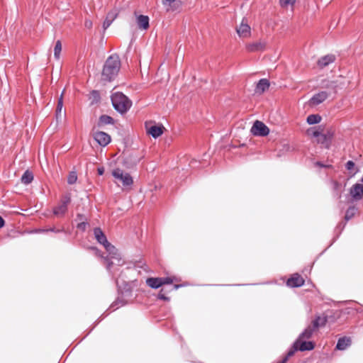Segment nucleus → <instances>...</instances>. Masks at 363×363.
Here are the masks:
<instances>
[{
	"instance_id": "nucleus-8",
	"label": "nucleus",
	"mask_w": 363,
	"mask_h": 363,
	"mask_svg": "<svg viewBox=\"0 0 363 363\" xmlns=\"http://www.w3.org/2000/svg\"><path fill=\"white\" fill-rule=\"evenodd\" d=\"M314 348V344L311 341H306L304 339L298 338L294 343L292 348L289 351L297 350L310 351Z\"/></svg>"
},
{
	"instance_id": "nucleus-10",
	"label": "nucleus",
	"mask_w": 363,
	"mask_h": 363,
	"mask_svg": "<svg viewBox=\"0 0 363 363\" xmlns=\"http://www.w3.org/2000/svg\"><path fill=\"white\" fill-rule=\"evenodd\" d=\"M71 201L70 196L65 195L61 200L60 203L55 208L54 214L57 216H62L67 211V206Z\"/></svg>"
},
{
	"instance_id": "nucleus-43",
	"label": "nucleus",
	"mask_w": 363,
	"mask_h": 363,
	"mask_svg": "<svg viewBox=\"0 0 363 363\" xmlns=\"http://www.w3.org/2000/svg\"><path fill=\"white\" fill-rule=\"evenodd\" d=\"M47 232H54V233H60L63 231V228L62 229H55V228H48L46 229Z\"/></svg>"
},
{
	"instance_id": "nucleus-42",
	"label": "nucleus",
	"mask_w": 363,
	"mask_h": 363,
	"mask_svg": "<svg viewBox=\"0 0 363 363\" xmlns=\"http://www.w3.org/2000/svg\"><path fill=\"white\" fill-rule=\"evenodd\" d=\"M314 164L316 167H324V168H328V167H330V165L325 164H323V162H315Z\"/></svg>"
},
{
	"instance_id": "nucleus-16",
	"label": "nucleus",
	"mask_w": 363,
	"mask_h": 363,
	"mask_svg": "<svg viewBox=\"0 0 363 363\" xmlns=\"http://www.w3.org/2000/svg\"><path fill=\"white\" fill-rule=\"evenodd\" d=\"M117 16L118 11L116 9H113L108 13L106 19L103 23V28L104 30H106L111 26V24L113 23V21L115 20Z\"/></svg>"
},
{
	"instance_id": "nucleus-13",
	"label": "nucleus",
	"mask_w": 363,
	"mask_h": 363,
	"mask_svg": "<svg viewBox=\"0 0 363 363\" xmlns=\"http://www.w3.org/2000/svg\"><path fill=\"white\" fill-rule=\"evenodd\" d=\"M266 43L263 41H257L246 45V50L248 52H254L262 51L265 48Z\"/></svg>"
},
{
	"instance_id": "nucleus-47",
	"label": "nucleus",
	"mask_w": 363,
	"mask_h": 363,
	"mask_svg": "<svg viewBox=\"0 0 363 363\" xmlns=\"http://www.w3.org/2000/svg\"><path fill=\"white\" fill-rule=\"evenodd\" d=\"M182 286H183L182 284H175V285H174L172 290H177V289H179L180 287H182Z\"/></svg>"
},
{
	"instance_id": "nucleus-51",
	"label": "nucleus",
	"mask_w": 363,
	"mask_h": 363,
	"mask_svg": "<svg viewBox=\"0 0 363 363\" xmlns=\"http://www.w3.org/2000/svg\"><path fill=\"white\" fill-rule=\"evenodd\" d=\"M140 161V159H137L134 161V164H137Z\"/></svg>"
},
{
	"instance_id": "nucleus-46",
	"label": "nucleus",
	"mask_w": 363,
	"mask_h": 363,
	"mask_svg": "<svg viewBox=\"0 0 363 363\" xmlns=\"http://www.w3.org/2000/svg\"><path fill=\"white\" fill-rule=\"evenodd\" d=\"M104 172V169L103 167L98 168V174L99 175H102Z\"/></svg>"
},
{
	"instance_id": "nucleus-41",
	"label": "nucleus",
	"mask_w": 363,
	"mask_h": 363,
	"mask_svg": "<svg viewBox=\"0 0 363 363\" xmlns=\"http://www.w3.org/2000/svg\"><path fill=\"white\" fill-rule=\"evenodd\" d=\"M328 89H335L336 87V83L335 82H330L325 86Z\"/></svg>"
},
{
	"instance_id": "nucleus-17",
	"label": "nucleus",
	"mask_w": 363,
	"mask_h": 363,
	"mask_svg": "<svg viewBox=\"0 0 363 363\" xmlns=\"http://www.w3.org/2000/svg\"><path fill=\"white\" fill-rule=\"evenodd\" d=\"M335 60V57L333 55H327L320 57L318 61V65L320 68L325 67L330 64L333 63Z\"/></svg>"
},
{
	"instance_id": "nucleus-9",
	"label": "nucleus",
	"mask_w": 363,
	"mask_h": 363,
	"mask_svg": "<svg viewBox=\"0 0 363 363\" xmlns=\"http://www.w3.org/2000/svg\"><path fill=\"white\" fill-rule=\"evenodd\" d=\"M313 136L317 138L318 143L328 147L333 136V133L330 130H328L326 133H321L319 130H315L313 132Z\"/></svg>"
},
{
	"instance_id": "nucleus-49",
	"label": "nucleus",
	"mask_w": 363,
	"mask_h": 363,
	"mask_svg": "<svg viewBox=\"0 0 363 363\" xmlns=\"http://www.w3.org/2000/svg\"><path fill=\"white\" fill-rule=\"evenodd\" d=\"M340 186V185L337 182H334V188H335V189H338V188H339V186Z\"/></svg>"
},
{
	"instance_id": "nucleus-24",
	"label": "nucleus",
	"mask_w": 363,
	"mask_h": 363,
	"mask_svg": "<svg viewBox=\"0 0 363 363\" xmlns=\"http://www.w3.org/2000/svg\"><path fill=\"white\" fill-rule=\"evenodd\" d=\"M315 330L312 328L311 325H308L298 336V338H300V339H304V340H307V339H310L313 333L315 332Z\"/></svg>"
},
{
	"instance_id": "nucleus-25",
	"label": "nucleus",
	"mask_w": 363,
	"mask_h": 363,
	"mask_svg": "<svg viewBox=\"0 0 363 363\" xmlns=\"http://www.w3.org/2000/svg\"><path fill=\"white\" fill-rule=\"evenodd\" d=\"M33 179V173L29 171H26L21 177V182L24 184H30Z\"/></svg>"
},
{
	"instance_id": "nucleus-32",
	"label": "nucleus",
	"mask_w": 363,
	"mask_h": 363,
	"mask_svg": "<svg viewBox=\"0 0 363 363\" xmlns=\"http://www.w3.org/2000/svg\"><path fill=\"white\" fill-rule=\"evenodd\" d=\"M90 99H91V104L98 103L100 100V95L99 93L97 91H92L91 92V96Z\"/></svg>"
},
{
	"instance_id": "nucleus-29",
	"label": "nucleus",
	"mask_w": 363,
	"mask_h": 363,
	"mask_svg": "<svg viewBox=\"0 0 363 363\" xmlns=\"http://www.w3.org/2000/svg\"><path fill=\"white\" fill-rule=\"evenodd\" d=\"M99 123L103 125L113 124V119L109 116L102 115L99 118Z\"/></svg>"
},
{
	"instance_id": "nucleus-14",
	"label": "nucleus",
	"mask_w": 363,
	"mask_h": 363,
	"mask_svg": "<svg viewBox=\"0 0 363 363\" xmlns=\"http://www.w3.org/2000/svg\"><path fill=\"white\" fill-rule=\"evenodd\" d=\"M304 280L302 277L298 274H294L287 280L286 284L290 287H298L302 286Z\"/></svg>"
},
{
	"instance_id": "nucleus-11",
	"label": "nucleus",
	"mask_w": 363,
	"mask_h": 363,
	"mask_svg": "<svg viewBox=\"0 0 363 363\" xmlns=\"http://www.w3.org/2000/svg\"><path fill=\"white\" fill-rule=\"evenodd\" d=\"M328 95L329 94L325 91H320L311 97V99L309 100V104L311 106H317L325 101L328 97Z\"/></svg>"
},
{
	"instance_id": "nucleus-27",
	"label": "nucleus",
	"mask_w": 363,
	"mask_h": 363,
	"mask_svg": "<svg viewBox=\"0 0 363 363\" xmlns=\"http://www.w3.org/2000/svg\"><path fill=\"white\" fill-rule=\"evenodd\" d=\"M280 5L284 9L290 8L291 10L294 9V5L296 3V0H280Z\"/></svg>"
},
{
	"instance_id": "nucleus-45",
	"label": "nucleus",
	"mask_w": 363,
	"mask_h": 363,
	"mask_svg": "<svg viewBox=\"0 0 363 363\" xmlns=\"http://www.w3.org/2000/svg\"><path fill=\"white\" fill-rule=\"evenodd\" d=\"M34 233H47L46 229L39 228L36 229Z\"/></svg>"
},
{
	"instance_id": "nucleus-3",
	"label": "nucleus",
	"mask_w": 363,
	"mask_h": 363,
	"mask_svg": "<svg viewBox=\"0 0 363 363\" xmlns=\"http://www.w3.org/2000/svg\"><path fill=\"white\" fill-rule=\"evenodd\" d=\"M111 102L114 108L121 113H126L132 106L131 101L121 92L113 93Z\"/></svg>"
},
{
	"instance_id": "nucleus-37",
	"label": "nucleus",
	"mask_w": 363,
	"mask_h": 363,
	"mask_svg": "<svg viewBox=\"0 0 363 363\" xmlns=\"http://www.w3.org/2000/svg\"><path fill=\"white\" fill-rule=\"evenodd\" d=\"M176 0H162V4L164 6H167V11L169 10V6L171 4L174 2Z\"/></svg>"
},
{
	"instance_id": "nucleus-26",
	"label": "nucleus",
	"mask_w": 363,
	"mask_h": 363,
	"mask_svg": "<svg viewBox=\"0 0 363 363\" xmlns=\"http://www.w3.org/2000/svg\"><path fill=\"white\" fill-rule=\"evenodd\" d=\"M321 121V117L318 114H311L307 117L306 121L310 125L317 124Z\"/></svg>"
},
{
	"instance_id": "nucleus-15",
	"label": "nucleus",
	"mask_w": 363,
	"mask_h": 363,
	"mask_svg": "<svg viewBox=\"0 0 363 363\" xmlns=\"http://www.w3.org/2000/svg\"><path fill=\"white\" fill-rule=\"evenodd\" d=\"M149 17L145 15H138L136 16V23L140 29L147 30L149 28Z\"/></svg>"
},
{
	"instance_id": "nucleus-5",
	"label": "nucleus",
	"mask_w": 363,
	"mask_h": 363,
	"mask_svg": "<svg viewBox=\"0 0 363 363\" xmlns=\"http://www.w3.org/2000/svg\"><path fill=\"white\" fill-rule=\"evenodd\" d=\"M94 235L95 239L97 240L99 243L102 245L106 250L108 252V253H116V248L112 245L108 240L105 235V234L103 233V231L99 228H96L94 230Z\"/></svg>"
},
{
	"instance_id": "nucleus-36",
	"label": "nucleus",
	"mask_w": 363,
	"mask_h": 363,
	"mask_svg": "<svg viewBox=\"0 0 363 363\" xmlns=\"http://www.w3.org/2000/svg\"><path fill=\"white\" fill-rule=\"evenodd\" d=\"M294 350H293L292 351H289L287 354L284 357V359L279 363H286V362L288 361L289 358L292 357L294 354Z\"/></svg>"
},
{
	"instance_id": "nucleus-20",
	"label": "nucleus",
	"mask_w": 363,
	"mask_h": 363,
	"mask_svg": "<svg viewBox=\"0 0 363 363\" xmlns=\"http://www.w3.org/2000/svg\"><path fill=\"white\" fill-rule=\"evenodd\" d=\"M163 130L162 125H152L147 129V133L154 138H157L163 133Z\"/></svg>"
},
{
	"instance_id": "nucleus-33",
	"label": "nucleus",
	"mask_w": 363,
	"mask_h": 363,
	"mask_svg": "<svg viewBox=\"0 0 363 363\" xmlns=\"http://www.w3.org/2000/svg\"><path fill=\"white\" fill-rule=\"evenodd\" d=\"M77 180V175L75 172H71L67 177V182L69 184H74Z\"/></svg>"
},
{
	"instance_id": "nucleus-4",
	"label": "nucleus",
	"mask_w": 363,
	"mask_h": 363,
	"mask_svg": "<svg viewBox=\"0 0 363 363\" xmlns=\"http://www.w3.org/2000/svg\"><path fill=\"white\" fill-rule=\"evenodd\" d=\"M112 175L116 179V183L118 185L121 183L123 188L130 187L133 184V179L130 174L120 168L113 169Z\"/></svg>"
},
{
	"instance_id": "nucleus-2",
	"label": "nucleus",
	"mask_w": 363,
	"mask_h": 363,
	"mask_svg": "<svg viewBox=\"0 0 363 363\" xmlns=\"http://www.w3.org/2000/svg\"><path fill=\"white\" fill-rule=\"evenodd\" d=\"M104 262L106 264L107 270L112 274V277L116 279V283L118 286V275L116 273V269L115 266L119 267L125 264V261L122 259L120 253L116 249V253L109 254L108 256L104 258Z\"/></svg>"
},
{
	"instance_id": "nucleus-22",
	"label": "nucleus",
	"mask_w": 363,
	"mask_h": 363,
	"mask_svg": "<svg viewBox=\"0 0 363 363\" xmlns=\"http://www.w3.org/2000/svg\"><path fill=\"white\" fill-rule=\"evenodd\" d=\"M146 283H147V284L150 287H151L152 289H158L160 286H162V281H161V278L160 277H158V278H154V277L148 278L146 280Z\"/></svg>"
},
{
	"instance_id": "nucleus-12",
	"label": "nucleus",
	"mask_w": 363,
	"mask_h": 363,
	"mask_svg": "<svg viewBox=\"0 0 363 363\" xmlns=\"http://www.w3.org/2000/svg\"><path fill=\"white\" fill-rule=\"evenodd\" d=\"M94 140L101 146H106L111 142V137L105 132L99 131L94 135Z\"/></svg>"
},
{
	"instance_id": "nucleus-18",
	"label": "nucleus",
	"mask_w": 363,
	"mask_h": 363,
	"mask_svg": "<svg viewBox=\"0 0 363 363\" xmlns=\"http://www.w3.org/2000/svg\"><path fill=\"white\" fill-rule=\"evenodd\" d=\"M350 194L355 200L360 199L363 194V185L357 184L350 190Z\"/></svg>"
},
{
	"instance_id": "nucleus-35",
	"label": "nucleus",
	"mask_w": 363,
	"mask_h": 363,
	"mask_svg": "<svg viewBox=\"0 0 363 363\" xmlns=\"http://www.w3.org/2000/svg\"><path fill=\"white\" fill-rule=\"evenodd\" d=\"M160 278H161V281H162V286L164 284H170L174 280V278H173V277H160Z\"/></svg>"
},
{
	"instance_id": "nucleus-30",
	"label": "nucleus",
	"mask_w": 363,
	"mask_h": 363,
	"mask_svg": "<svg viewBox=\"0 0 363 363\" xmlns=\"http://www.w3.org/2000/svg\"><path fill=\"white\" fill-rule=\"evenodd\" d=\"M61 51H62V43H61L60 40H57L55 43V48H54V56L57 60L60 59Z\"/></svg>"
},
{
	"instance_id": "nucleus-52",
	"label": "nucleus",
	"mask_w": 363,
	"mask_h": 363,
	"mask_svg": "<svg viewBox=\"0 0 363 363\" xmlns=\"http://www.w3.org/2000/svg\"><path fill=\"white\" fill-rule=\"evenodd\" d=\"M97 254H99V250L95 249Z\"/></svg>"
},
{
	"instance_id": "nucleus-6",
	"label": "nucleus",
	"mask_w": 363,
	"mask_h": 363,
	"mask_svg": "<svg viewBox=\"0 0 363 363\" xmlns=\"http://www.w3.org/2000/svg\"><path fill=\"white\" fill-rule=\"evenodd\" d=\"M238 36L241 38H248L251 36V27L247 18H242L240 23L235 28Z\"/></svg>"
},
{
	"instance_id": "nucleus-31",
	"label": "nucleus",
	"mask_w": 363,
	"mask_h": 363,
	"mask_svg": "<svg viewBox=\"0 0 363 363\" xmlns=\"http://www.w3.org/2000/svg\"><path fill=\"white\" fill-rule=\"evenodd\" d=\"M63 107V99L62 95L60 96V97L58 99L57 106L56 108V117L58 118L60 116H61V111Z\"/></svg>"
},
{
	"instance_id": "nucleus-40",
	"label": "nucleus",
	"mask_w": 363,
	"mask_h": 363,
	"mask_svg": "<svg viewBox=\"0 0 363 363\" xmlns=\"http://www.w3.org/2000/svg\"><path fill=\"white\" fill-rule=\"evenodd\" d=\"M354 167V163L352 162V161H348L347 163H346V168L348 169V170H352L353 168Z\"/></svg>"
},
{
	"instance_id": "nucleus-23",
	"label": "nucleus",
	"mask_w": 363,
	"mask_h": 363,
	"mask_svg": "<svg viewBox=\"0 0 363 363\" xmlns=\"http://www.w3.org/2000/svg\"><path fill=\"white\" fill-rule=\"evenodd\" d=\"M326 319L324 317L317 316L310 325L316 331L320 327L325 325Z\"/></svg>"
},
{
	"instance_id": "nucleus-50",
	"label": "nucleus",
	"mask_w": 363,
	"mask_h": 363,
	"mask_svg": "<svg viewBox=\"0 0 363 363\" xmlns=\"http://www.w3.org/2000/svg\"><path fill=\"white\" fill-rule=\"evenodd\" d=\"M130 291H125L124 293H123V295H124V296H129V295H130Z\"/></svg>"
},
{
	"instance_id": "nucleus-28",
	"label": "nucleus",
	"mask_w": 363,
	"mask_h": 363,
	"mask_svg": "<svg viewBox=\"0 0 363 363\" xmlns=\"http://www.w3.org/2000/svg\"><path fill=\"white\" fill-rule=\"evenodd\" d=\"M357 209L354 206L350 207L345 213V219L346 221L350 220L357 213Z\"/></svg>"
},
{
	"instance_id": "nucleus-1",
	"label": "nucleus",
	"mask_w": 363,
	"mask_h": 363,
	"mask_svg": "<svg viewBox=\"0 0 363 363\" xmlns=\"http://www.w3.org/2000/svg\"><path fill=\"white\" fill-rule=\"evenodd\" d=\"M120 60L118 55H111L106 60L102 72V79L111 81L118 74L120 69Z\"/></svg>"
},
{
	"instance_id": "nucleus-19",
	"label": "nucleus",
	"mask_w": 363,
	"mask_h": 363,
	"mask_svg": "<svg viewBox=\"0 0 363 363\" xmlns=\"http://www.w3.org/2000/svg\"><path fill=\"white\" fill-rule=\"evenodd\" d=\"M351 345V340L348 337L339 338L336 345V349L338 350H345Z\"/></svg>"
},
{
	"instance_id": "nucleus-7",
	"label": "nucleus",
	"mask_w": 363,
	"mask_h": 363,
	"mask_svg": "<svg viewBox=\"0 0 363 363\" xmlns=\"http://www.w3.org/2000/svg\"><path fill=\"white\" fill-rule=\"evenodd\" d=\"M250 131L255 136H266L269 134V129L264 123L256 121L252 126Z\"/></svg>"
},
{
	"instance_id": "nucleus-44",
	"label": "nucleus",
	"mask_w": 363,
	"mask_h": 363,
	"mask_svg": "<svg viewBox=\"0 0 363 363\" xmlns=\"http://www.w3.org/2000/svg\"><path fill=\"white\" fill-rule=\"evenodd\" d=\"M92 21L91 20L86 19L84 22V26L87 28H91L92 27Z\"/></svg>"
},
{
	"instance_id": "nucleus-48",
	"label": "nucleus",
	"mask_w": 363,
	"mask_h": 363,
	"mask_svg": "<svg viewBox=\"0 0 363 363\" xmlns=\"http://www.w3.org/2000/svg\"><path fill=\"white\" fill-rule=\"evenodd\" d=\"M4 220L0 216V228L4 225Z\"/></svg>"
},
{
	"instance_id": "nucleus-38",
	"label": "nucleus",
	"mask_w": 363,
	"mask_h": 363,
	"mask_svg": "<svg viewBox=\"0 0 363 363\" xmlns=\"http://www.w3.org/2000/svg\"><path fill=\"white\" fill-rule=\"evenodd\" d=\"M163 292H164V289H161V291H160V293L158 294V298L160 299H162L164 301H168L169 298L167 297Z\"/></svg>"
},
{
	"instance_id": "nucleus-34",
	"label": "nucleus",
	"mask_w": 363,
	"mask_h": 363,
	"mask_svg": "<svg viewBox=\"0 0 363 363\" xmlns=\"http://www.w3.org/2000/svg\"><path fill=\"white\" fill-rule=\"evenodd\" d=\"M127 303V301L123 298H118L115 302L113 303L111 307H116L118 308L119 307L125 305Z\"/></svg>"
},
{
	"instance_id": "nucleus-39",
	"label": "nucleus",
	"mask_w": 363,
	"mask_h": 363,
	"mask_svg": "<svg viewBox=\"0 0 363 363\" xmlns=\"http://www.w3.org/2000/svg\"><path fill=\"white\" fill-rule=\"evenodd\" d=\"M87 225L88 223L86 222H81L77 224V228L84 231L86 230Z\"/></svg>"
},
{
	"instance_id": "nucleus-21",
	"label": "nucleus",
	"mask_w": 363,
	"mask_h": 363,
	"mask_svg": "<svg viewBox=\"0 0 363 363\" xmlns=\"http://www.w3.org/2000/svg\"><path fill=\"white\" fill-rule=\"evenodd\" d=\"M269 86V82L267 79H262L257 84L255 91L258 94H262Z\"/></svg>"
}]
</instances>
